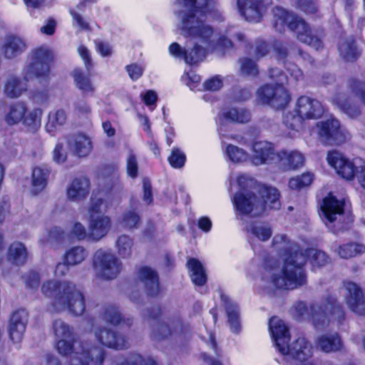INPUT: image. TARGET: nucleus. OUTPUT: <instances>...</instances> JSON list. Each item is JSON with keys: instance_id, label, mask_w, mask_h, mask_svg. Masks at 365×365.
<instances>
[{"instance_id": "nucleus-23", "label": "nucleus", "mask_w": 365, "mask_h": 365, "mask_svg": "<svg viewBox=\"0 0 365 365\" xmlns=\"http://www.w3.org/2000/svg\"><path fill=\"white\" fill-rule=\"evenodd\" d=\"M97 341L103 346L114 349H125L128 347L127 338L118 332L108 328H100L96 331Z\"/></svg>"}, {"instance_id": "nucleus-1", "label": "nucleus", "mask_w": 365, "mask_h": 365, "mask_svg": "<svg viewBox=\"0 0 365 365\" xmlns=\"http://www.w3.org/2000/svg\"><path fill=\"white\" fill-rule=\"evenodd\" d=\"M272 244H281L278 249L284 255L282 275L273 274L271 281L278 289H294L307 284L304 265L309 259L313 267H322L329 262V255L320 250L307 247L304 251L286 235H275Z\"/></svg>"}, {"instance_id": "nucleus-44", "label": "nucleus", "mask_w": 365, "mask_h": 365, "mask_svg": "<svg viewBox=\"0 0 365 365\" xmlns=\"http://www.w3.org/2000/svg\"><path fill=\"white\" fill-rule=\"evenodd\" d=\"M103 319L108 324L118 325L124 322V318L118 309V307L108 304L104 307Z\"/></svg>"}, {"instance_id": "nucleus-60", "label": "nucleus", "mask_w": 365, "mask_h": 365, "mask_svg": "<svg viewBox=\"0 0 365 365\" xmlns=\"http://www.w3.org/2000/svg\"><path fill=\"white\" fill-rule=\"evenodd\" d=\"M222 81L217 76L206 80L203 84L204 89L210 91H217L222 87Z\"/></svg>"}, {"instance_id": "nucleus-22", "label": "nucleus", "mask_w": 365, "mask_h": 365, "mask_svg": "<svg viewBox=\"0 0 365 365\" xmlns=\"http://www.w3.org/2000/svg\"><path fill=\"white\" fill-rule=\"evenodd\" d=\"M252 162L255 165L277 162L279 153L267 141H257L252 145Z\"/></svg>"}, {"instance_id": "nucleus-29", "label": "nucleus", "mask_w": 365, "mask_h": 365, "mask_svg": "<svg viewBox=\"0 0 365 365\" xmlns=\"http://www.w3.org/2000/svg\"><path fill=\"white\" fill-rule=\"evenodd\" d=\"M111 221L108 216H100L91 218L88 227V237L98 241L105 237L110 228Z\"/></svg>"}, {"instance_id": "nucleus-9", "label": "nucleus", "mask_w": 365, "mask_h": 365, "mask_svg": "<svg viewBox=\"0 0 365 365\" xmlns=\"http://www.w3.org/2000/svg\"><path fill=\"white\" fill-rule=\"evenodd\" d=\"M257 192L261 200L254 192L248 190L241 189L235 194L233 204L241 215H250L259 205L263 210L267 207L273 210L280 208V193L277 188L262 185L259 187Z\"/></svg>"}, {"instance_id": "nucleus-6", "label": "nucleus", "mask_w": 365, "mask_h": 365, "mask_svg": "<svg viewBox=\"0 0 365 365\" xmlns=\"http://www.w3.org/2000/svg\"><path fill=\"white\" fill-rule=\"evenodd\" d=\"M269 325L275 346L282 355L290 356L299 361L300 365H315L309 361L312 356V346L305 337H298L289 344V329L282 320L272 317Z\"/></svg>"}, {"instance_id": "nucleus-64", "label": "nucleus", "mask_w": 365, "mask_h": 365, "mask_svg": "<svg viewBox=\"0 0 365 365\" xmlns=\"http://www.w3.org/2000/svg\"><path fill=\"white\" fill-rule=\"evenodd\" d=\"M65 237V232L59 227H52L48 233L49 240L56 242H61Z\"/></svg>"}, {"instance_id": "nucleus-49", "label": "nucleus", "mask_w": 365, "mask_h": 365, "mask_svg": "<svg viewBox=\"0 0 365 365\" xmlns=\"http://www.w3.org/2000/svg\"><path fill=\"white\" fill-rule=\"evenodd\" d=\"M225 153L230 160L235 163L245 162L249 158L245 150L232 144L227 145Z\"/></svg>"}, {"instance_id": "nucleus-42", "label": "nucleus", "mask_w": 365, "mask_h": 365, "mask_svg": "<svg viewBox=\"0 0 365 365\" xmlns=\"http://www.w3.org/2000/svg\"><path fill=\"white\" fill-rule=\"evenodd\" d=\"M314 175L312 172H305L292 177L289 180L288 186L292 190H300L309 186L314 181Z\"/></svg>"}, {"instance_id": "nucleus-25", "label": "nucleus", "mask_w": 365, "mask_h": 365, "mask_svg": "<svg viewBox=\"0 0 365 365\" xmlns=\"http://www.w3.org/2000/svg\"><path fill=\"white\" fill-rule=\"evenodd\" d=\"M337 48L340 56L346 62H355L361 55V49L354 36L341 37Z\"/></svg>"}, {"instance_id": "nucleus-37", "label": "nucleus", "mask_w": 365, "mask_h": 365, "mask_svg": "<svg viewBox=\"0 0 365 365\" xmlns=\"http://www.w3.org/2000/svg\"><path fill=\"white\" fill-rule=\"evenodd\" d=\"M72 76L76 88L83 94H91L95 92V86L92 83L89 75L86 74L81 68H75L72 72Z\"/></svg>"}, {"instance_id": "nucleus-57", "label": "nucleus", "mask_w": 365, "mask_h": 365, "mask_svg": "<svg viewBox=\"0 0 365 365\" xmlns=\"http://www.w3.org/2000/svg\"><path fill=\"white\" fill-rule=\"evenodd\" d=\"M126 170L131 178H135L138 176V165L136 156L133 153H130L128 157Z\"/></svg>"}, {"instance_id": "nucleus-7", "label": "nucleus", "mask_w": 365, "mask_h": 365, "mask_svg": "<svg viewBox=\"0 0 365 365\" xmlns=\"http://www.w3.org/2000/svg\"><path fill=\"white\" fill-rule=\"evenodd\" d=\"M44 296L53 299L56 311L67 309L73 316H81L86 310L83 294L69 282L47 280L41 286Z\"/></svg>"}, {"instance_id": "nucleus-18", "label": "nucleus", "mask_w": 365, "mask_h": 365, "mask_svg": "<svg viewBox=\"0 0 365 365\" xmlns=\"http://www.w3.org/2000/svg\"><path fill=\"white\" fill-rule=\"evenodd\" d=\"M294 112L300 113L306 120H317L323 116L324 108L317 99L302 95L297 99Z\"/></svg>"}, {"instance_id": "nucleus-45", "label": "nucleus", "mask_w": 365, "mask_h": 365, "mask_svg": "<svg viewBox=\"0 0 365 365\" xmlns=\"http://www.w3.org/2000/svg\"><path fill=\"white\" fill-rule=\"evenodd\" d=\"M133 240L127 235L119 236L116 240V247L118 255L123 258L131 256Z\"/></svg>"}, {"instance_id": "nucleus-52", "label": "nucleus", "mask_w": 365, "mask_h": 365, "mask_svg": "<svg viewBox=\"0 0 365 365\" xmlns=\"http://www.w3.org/2000/svg\"><path fill=\"white\" fill-rule=\"evenodd\" d=\"M250 231L255 237L262 242L269 240L272 235V230L269 226H260L255 222L250 225Z\"/></svg>"}, {"instance_id": "nucleus-21", "label": "nucleus", "mask_w": 365, "mask_h": 365, "mask_svg": "<svg viewBox=\"0 0 365 365\" xmlns=\"http://www.w3.org/2000/svg\"><path fill=\"white\" fill-rule=\"evenodd\" d=\"M346 290L345 299L349 309L354 313L365 315V299L361 288L355 282L344 283Z\"/></svg>"}, {"instance_id": "nucleus-43", "label": "nucleus", "mask_w": 365, "mask_h": 365, "mask_svg": "<svg viewBox=\"0 0 365 365\" xmlns=\"http://www.w3.org/2000/svg\"><path fill=\"white\" fill-rule=\"evenodd\" d=\"M305 120L300 113L294 112V109L286 113L282 119L283 124L287 128L295 131L304 126Z\"/></svg>"}, {"instance_id": "nucleus-55", "label": "nucleus", "mask_w": 365, "mask_h": 365, "mask_svg": "<svg viewBox=\"0 0 365 365\" xmlns=\"http://www.w3.org/2000/svg\"><path fill=\"white\" fill-rule=\"evenodd\" d=\"M298 8L307 15H315L318 12V6L314 0H297Z\"/></svg>"}, {"instance_id": "nucleus-13", "label": "nucleus", "mask_w": 365, "mask_h": 365, "mask_svg": "<svg viewBox=\"0 0 365 365\" xmlns=\"http://www.w3.org/2000/svg\"><path fill=\"white\" fill-rule=\"evenodd\" d=\"M319 141L326 146H339L346 141V135L340 121L333 117L316 123Z\"/></svg>"}, {"instance_id": "nucleus-34", "label": "nucleus", "mask_w": 365, "mask_h": 365, "mask_svg": "<svg viewBox=\"0 0 365 365\" xmlns=\"http://www.w3.org/2000/svg\"><path fill=\"white\" fill-rule=\"evenodd\" d=\"M221 300L225 307L227 322L232 332L238 333L240 331V312L237 304L233 302L229 297L221 295Z\"/></svg>"}, {"instance_id": "nucleus-53", "label": "nucleus", "mask_w": 365, "mask_h": 365, "mask_svg": "<svg viewBox=\"0 0 365 365\" xmlns=\"http://www.w3.org/2000/svg\"><path fill=\"white\" fill-rule=\"evenodd\" d=\"M67 120L66 113L64 110L59 109L54 113L48 114V121L46 125V129L56 128L58 125H63Z\"/></svg>"}, {"instance_id": "nucleus-17", "label": "nucleus", "mask_w": 365, "mask_h": 365, "mask_svg": "<svg viewBox=\"0 0 365 365\" xmlns=\"http://www.w3.org/2000/svg\"><path fill=\"white\" fill-rule=\"evenodd\" d=\"M169 53L175 58H182L189 65H195L204 61L207 54L205 48L195 43L190 49H185L176 42L169 46Z\"/></svg>"}, {"instance_id": "nucleus-14", "label": "nucleus", "mask_w": 365, "mask_h": 365, "mask_svg": "<svg viewBox=\"0 0 365 365\" xmlns=\"http://www.w3.org/2000/svg\"><path fill=\"white\" fill-rule=\"evenodd\" d=\"M93 264L98 268L101 277L105 279H113L120 274L122 264L111 252L98 250L93 258Z\"/></svg>"}, {"instance_id": "nucleus-28", "label": "nucleus", "mask_w": 365, "mask_h": 365, "mask_svg": "<svg viewBox=\"0 0 365 365\" xmlns=\"http://www.w3.org/2000/svg\"><path fill=\"white\" fill-rule=\"evenodd\" d=\"M314 344L316 348L327 354L341 351L344 346L338 333L322 334L317 338Z\"/></svg>"}, {"instance_id": "nucleus-38", "label": "nucleus", "mask_w": 365, "mask_h": 365, "mask_svg": "<svg viewBox=\"0 0 365 365\" xmlns=\"http://www.w3.org/2000/svg\"><path fill=\"white\" fill-rule=\"evenodd\" d=\"M28 257L27 250L25 245L20 242H16L10 245L8 249V260L17 266L24 265Z\"/></svg>"}, {"instance_id": "nucleus-46", "label": "nucleus", "mask_w": 365, "mask_h": 365, "mask_svg": "<svg viewBox=\"0 0 365 365\" xmlns=\"http://www.w3.org/2000/svg\"><path fill=\"white\" fill-rule=\"evenodd\" d=\"M347 87L351 93L365 105V81L351 77L347 81Z\"/></svg>"}, {"instance_id": "nucleus-15", "label": "nucleus", "mask_w": 365, "mask_h": 365, "mask_svg": "<svg viewBox=\"0 0 365 365\" xmlns=\"http://www.w3.org/2000/svg\"><path fill=\"white\" fill-rule=\"evenodd\" d=\"M327 160L338 175L346 180H354L359 169L352 160L336 150L328 151Z\"/></svg>"}, {"instance_id": "nucleus-50", "label": "nucleus", "mask_w": 365, "mask_h": 365, "mask_svg": "<svg viewBox=\"0 0 365 365\" xmlns=\"http://www.w3.org/2000/svg\"><path fill=\"white\" fill-rule=\"evenodd\" d=\"M118 365H158L152 359H145L137 353H130Z\"/></svg>"}, {"instance_id": "nucleus-51", "label": "nucleus", "mask_w": 365, "mask_h": 365, "mask_svg": "<svg viewBox=\"0 0 365 365\" xmlns=\"http://www.w3.org/2000/svg\"><path fill=\"white\" fill-rule=\"evenodd\" d=\"M170 165L176 169L182 168L186 162V155L178 148H173L168 158Z\"/></svg>"}, {"instance_id": "nucleus-33", "label": "nucleus", "mask_w": 365, "mask_h": 365, "mask_svg": "<svg viewBox=\"0 0 365 365\" xmlns=\"http://www.w3.org/2000/svg\"><path fill=\"white\" fill-rule=\"evenodd\" d=\"M51 169L46 166H36L33 168L31 174V192L37 195L43 190L47 184Z\"/></svg>"}, {"instance_id": "nucleus-5", "label": "nucleus", "mask_w": 365, "mask_h": 365, "mask_svg": "<svg viewBox=\"0 0 365 365\" xmlns=\"http://www.w3.org/2000/svg\"><path fill=\"white\" fill-rule=\"evenodd\" d=\"M293 308L298 319L308 315L315 329L324 328L331 321H336L342 324L345 319L344 307L332 294H327L320 302L310 303L309 308L307 303L302 301L297 302Z\"/></svg>"}, {"instance_id": "nucleus-26", "label": "nucleus", "mask_w": 365, "mask_h": 365, "mask_svg": "<svg viewBox=\"0 0 365 365\" xmlns=\"http://www.w3.org/2000/svg\"><path fill=\"white\" fill-rule=\"evenodd\" d=\"M26 43L21 38L14 34H9L5 37L1 50L6 58L12 59L21 55L26 50Z\"/></svg>"}, {"instance_id": "nucleus-35", "label": "nucleus", "mask_w": 365, "mask_h": 365, "mask_svg": "<svg viewBox=\"0 0 365 365\" xmlns=\"http://www.w3.org/2000/svg\"><path fill=\"white\" fill-rule=\"evenodd\" d=\"M304 162L302 154L297 151L287 153L282 150L279 152L277 163L280 164L284 170H295L302 167Z\"/></svg>"}, {"instance_id": "nucleus-58", "label": "nucleus", "mask_w": 365, "mask_h": 365, "mask_svg": "<svg viewBox=\"0 0 365 365\" xmlns=\"http://www.w3.org/2000/svg\"><path fill=\"white\" fill-rule=\"evenodd\" d=\"M216 46L220 49L223 54L235 49L234 43L225 35H221L218 37L216 41Z\"/></svg>"}, {"instance_id": "nucleus-54", "label": "nucleus", "mask_w": 365, "mask_h": 365, "mask_svg": "<svg viewBox=\"0 0 365 365\" xmlns=\"http://www.w3.org/2000/svg\"><path fill=\"white\" fill-rule=\"evenodd\" d=\"M22 279L28 289H37L40 285V275L36 271L29 270L22 275Z\"/></svg>"}, {"instance_id": "nucleus-30", "label": "nucleus", "mask_w": 365, "mask_h": 365, "mask_svg": "<svg viewBox=\"0 0 365 365\" xmlns=\"http://www.w3.org/2000/svg\"><path fill=\"white\" fill-rule=\"evenodd\" d=\"M90 181L86 178H76L67 189L68 198L73 201H80L89 194Z\"/></svg>"}, {"instance_id": "nucleus-11", "label": "nucleus", "mask_w": 365, "mask_h": 365, "mask_svg": "<svg viewBox=\"0 0 365 365\" xmlns=\"http://www.w3.org/2000/svg\"><path fill=\"white\" fill-rule=\"evenodd\" d=\"M146 313L148 319L159 323L153 331V337L155 339L160 341L168 339L173 333L180 337L190 336L191 326L189 323L184 322L180 316L174 317L170 320L172 329L168 324L160 322L163 315V309L160 305L158 304L148 308Z\"/></svg>"}, {"instance_id": "nucleus-16", "label": "nucleus", "mask_w": 365, "mask_h": 365, "mask_svg": "<svg viewBox=\"0 0 365 365\" xmlns=\"http://www.w3.org/2000/svg\"><path fill=\"white\" fill-rule=\"evenodd\" d=\"M320 210L321 217L328 227L344 214L345 200L338 199L331 192H329L322 200Z\"/></svg>"}, {"instance_id": "nucleus-32", "label": "nucleus", "mask_w": 365, "mask_h": 365, "mask_svg": "<svg viewBox=\"0 0 365 365\" xmlns=\"http://www.w3.org/2000/svg\"><path fill=\"white\" fill-rule=\"evenodd\" d=\"M192 282L198 287L204 286L207 282L206 270L201 262L195 257H189L186 264Z\"/></svg>"}, {"instance_id": "nucleus-24", "label": "nucleus", "mask_w": 365, "mask_h": 365, "mask_svg": "<svg viewBox=\"0 0 365 365\" xmlns=\"http://www.w3.org/2000/svg\"><path fill=\"white\" fill-rule=\"evenodd\" d=\"M67 145L72 153L79 158L87 157L93 150L91 138L83 133L71 135L67 140Z\"/></svg>"}, {"instance_id": "nucleus-10", "label": "nucleus", "mask_w": 365, "mask_h": 365, "mask_svg": "<svg viewBox=\"0 0 365 365\" xmlns=\"http://www.w3.org/2000/svg\"><path fill=\"white\" fill-rule=\"evenodd\" d=\"M268 76L275 83L261 86L257 91V98L262 104L275 110H283L291 101L289 91L283 86V81L287 78L286 75L280 68L273 67L268 70Z\"/></svg>"}, {"instance_id": "nucleus-20", "label": "nucleus", "mask_w": 365, "mask_h": 365, "mask_svg": "<svg viewBox=\"0 0 365 365\" xmlns=\"http://www.w3.org/2000/svg\"><path fill=\"white\" fill-rule=\"evenodd\" d=\"M237 0L239 11L250 22H259L267 9V0Z\"/></svg>"}, {"instance_id": "nucleus-48", "label": "nucleus", "mask_w": 365, "mask_h": 365, "mask_svg": "<svg viewBox=\"0 0 365 365\" xmlns=\"http://www.w3.org/2000/svg\"><path fill=\"white\" fill-rule=\"evenodd\" d=\"M246 47L248 49H252L253 48V45L250 43L246 44ZM270 50L271 46L267 41L260 38L255 39L253 52L255 59L259 60L266 56L269 53Z\"/></svg>"}, {"instance_id": "nucleus-2", "label": "nucleus", "mask_w": 365, "mask_h": 365, "mask_svg": "<svg viewBox=\"0 0 365 365\" xmlns=\"http://www.w3.org/2000/svg\"><path fill=\"white\" fill-rule=\"evenodd\" d=\"M54 56L52 51L45 46H38L31 51L29 63L23 70L24 79L12 76L7 79L4 85V93L6 96L16 98L26 91L28 82L30 79L36 78L40 82H48L51 76V67Z\"/></svg>"}, {"instance_id": "nucleus-12", "label": "nucleus", "mask_w": 365, "mask_h": 365, "mask_svg": "<svg viewBox=\"0 0 365 365\" xmlns=\"http://www.w3.org/2000/svg\"><path fill=\"white\" fill-rule=\"evenodd\" d=\"M26 103L17 101L10 105L4 120L9 125H16L19 123L26 128L29 131L36 132L41 125V109H34L29 112Z\"/></svg>"}, {"instance_id": "nucleus-47", "label": "nucleus", "mask_w": 365, "mask_h": 365, "mask_svg": "<svg viewBox=\"0 0 365 365\" xmlns=\"http://www.w3.org/2000/svg\"><path fill=\"white\" fill-rule=\"evenodd\" d=\"M240 71L242 75L257 78L259 74V67L257 63L249 57H244L240 58Z\"/></svg>"}, {"instance_id": "nucleus-41", "label": "nucleus", "mask_w": 365, "mask_h": 365, "mask_svg": "<svg viewBox=\"0 0 365 365\" xmlns=\"http://www.w3.org/2000/svg\"><path fill=\"white\" fill-rule=\"evenodd\" d=\"M364 252L365 246L356 242L344 243L338 247V255L344 259L354 257Z\"/></svg>"}, {"instance_id": "nucleus-39", "label": "nucleus", "mask_w": 365, "mask_h": 365, "mask_svg": "<svg viewBox=\"0 0 365 365\" xmlns=\"http://www.w3.org/2000/svg\"><path fill=\"white\" fill-rule=\"evenodd\" d=\"M222 117L232 123H246L250 121L251 115L250 112L246 109L230 108L223 112Z\"/></svg>"}, {"instance_id": "nucleus-62", "label": "nucleus", "mask_w": 365, "mask_h": 365, "mask_svg": "<svg viewBox=\"0 0 365 365\" xmlns=\"http://www.w3.org/2000/svg\"><path fill=\"white\" fill-rule=\"evenodd\" d=\"M69 14L72 16L73 20L81 30L89 31L91 29L89 24L86 21V20L80 14L73 9H70Z\"/></svg>"}, {"instance_id": "nucleus-59", "label": "nucleus", "mask_w": 365, "mask_h": 365, "mask_svg": "<svg viewBox=\"0 0 365 365\" xmlns=\"http://www.w3.org/2000/svg\"><path fill=\"white\" fill-rule=\"evenodd\" d=\"M53 159L58 164L64 163L67 159V153L63 149L62 143L56 145L53 150Z\"/></svg>"}, {"instance_id": "nucleus-40", "label": "nucleus", "mask_w": 365, "mask_h": 365, "mask_svg": "<svg viewBox=\"0 0 365 365\" xmlns=\"http://www.w3.org/2000/svg\"><path fill=\"white\" fill-rule=\"evenodd\" d=\"M142 223L140 214L133 209L128 210L122 215L120 224L122 227L128 230L139 228Z\"/></svg>"}, {"instance_id": "nucleus-31", "label": "nucleus", "mask_w": 365, "mask_h": 365, "mask_svg": "<svg viewBox=\"0 0 365 365\" xmlns=\"http://www.w3.org/2000/svg\"><path fill=\"white\" fill-rule=\"evenodd\" d=\"M24 310L14 311L10 317L9 334L10 339L14 343H19L24 336L26 330V322L23 320L22 314Z\"/></svg>"}, {"instance_id": "nucleus-27", "label": "nucleus", "mask_w": 365, "mask_h": 365, "mask_svg": "<svg viewBox=\"0 0 365 365\" xmlns=\"http://www.w3.org/2000/svg\"><path fill=\"white\" fill-rule=\"evenodd\" d=\"M332 102L351 118H356L361 113L360 106L343 92H336L332 98Z\"/></svg>"}, {"instance_id": "nucleus-61", "label": "nucleus", "mask_w": 365, "mask_h": 365, "mask_svg": "<svg viewBox=\"0 0 365 365\" xmlns=\"http://www.w3.org/2000/svg\"><path fill=\"white\" fill-rule=\"evenodd\" d=\"M143 201L148 205L153 204V190H152V185L148 180H143Z\"/></svg>"}, {"instance_id": "nucleus-4", "label": "nucleus", "mask_w": 365, "mask_h": 365, "mask_svg": "<svg viewBox=\"0 0 365 365\" xmlns=\"http://www.w3.org/2000/svg\"><path fill=\"white\" fill-rule=\"evenodd\" d=\"M53 329L56 337L55 348L62 356L68 357L75 354L81 365H103L106 352L96 346L84 348L82 345L81 352H75V344L78 336L73 327L61 319L53 322Z\"/></svg>"}, {"instance_id": "nucleus-56", "label": "nucleus", "mask_w": 365, "mask_h": 365, "mask_svg": "<svg viewBox=\"0 0 365 365\" xmlns=\"http://www.w3.org/2000/svg\"><path fill=\"white\" fill-rule=\"evenodd\" d=\"M77 51L83 61L86 71L89 73L93 67L91 52L86 46L82 44L78 46Z\"/></svg>"}, {"instance_id": "nucleus-3", "label": "nucleus", "mask_w": 365, "mask_h": 365, "mask_svg": "<svg viewBox=\"0 0 365 365\" xmlns=\"http://www.w3.org/2000/svg\"><path fill=\"white\" fill-rule=\"evenodd\" d=\"M273 26L279 33L289 29L295 34L298 41L316 51H322L324 48L326 33L324 28L312 29L303 18L282 7L276 6L273 10Z\"/></svg>"}, {"instance_id": "nucleus-36", "label": "nucleus", "mask_w": 365, "mask_h": 365, "mask_svg": "<svg viewBox=\"0 0 365 365\" xmlns=\"http://www.w3.org/2000/svg\"><path fill=\"white\" fill-rule=\"evenodd\" d=\"M87 251L82 247H73L67 251L64 255V263H58L56 267L55 272L57 274L61 268L66 265H76L82 262L87 257Z\"/></svg>"}, {"instance_id": "nucleus-8", "label": "nucleus", "mask_w": 365, "mask_h": 365, "mask_svg": "<svg viewBox=\"0 0 365 365\" xmlns=\"http://www.w3.org/2000/svg\"><path fill=\"white\" fill-rule=\"evenodd\" d=\"M212 0H183L187 11L182 18V31L184 35L199 39L202 43L209 45L214 34V29L205 24L197 17L198 14L202 16L210 12V3Z\"/></svg>"}, {"instance_id": "nucleus-19", "label": "nucleus", "mask_w": 365, "mask_h": 365, "mask_svg": "<svg viewBox=\"0 0 365 365\" xmlns=\"http://www.w3.org/2000/svg\"><path fill=\"white\" fill-rule=\"evenodd\" d=\"M138 279L143 284L145 293L150 297L160 294V279L158 272L148 266H141L137 272Z\"/></svg>"}, {"instance_id": "nucleus-63", "label": "nucleus", "mask_w": 365, "mask_h": 365, "mask_svg": "<svg viewBox=\"0 0 365 365\" xmlns=\"http://www.w3.org/2000/svg\"><path fill=\"white\" fill-rule=\"evenodd\" d=\"M125 68L130 78L134 81L139 79L143 74V68L136 63L128 65Z\"/></svg>"}]
</instances>
